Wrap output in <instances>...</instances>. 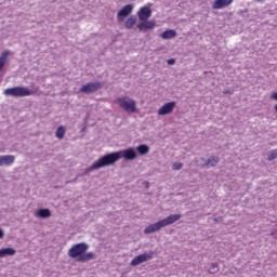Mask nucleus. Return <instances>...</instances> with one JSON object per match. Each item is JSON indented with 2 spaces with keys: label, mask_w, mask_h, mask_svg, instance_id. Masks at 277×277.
<instances>
[{
  "label": "nucleus",
  "mask_w": 277,
  "mask_h": 277,
  "mask_svg": "<svg viewBox=\"0 0 277 277\" xmlns=\"http://www.w3.org/2000/svg\"><path fill=\"white\" fill-rule=\"evenodd\" d=\"M90 250V245L85 242H79L74 245L68 250V256L70 259H76L78 263H87V261H94L96 259V253L88 252Z\"/></svg>",
  "instance_id": "obj_2"
},
{
  "label": "nucleus",
  "mask_w": 277,
  "mask_h": 277,
  "mask_svg": "<svg viewBox=\"0 0 277 277\" xmlns=\"http://www.w3.org/2000/svg\"><path fill=\"white\" fill-rule=\"evenodd\" d=\"M117 105H119L120 109H123L124 111H130L131 114H134L136 109V103L133 98L129 96L124 97H118L116 100Z\"/></svg>",
  "instance_id": "obj_4"
},
{
  "label": "nucleus",
  "mask_w": 277,
  "mask_h": 277,
  "mask_svg": "<svg viewBox=\"0 0 277 277\" xmlns=\"http://www.w3.org/2000/svg\"><path fill=\"white\" fill-rule=\"evenodd\" d=\"M154 254L155 253L153 251H149V252L143 253L141 255H137L131 261L130 265L135 267L136 265H141V263H145V261H150V259H153Z\"/></svg>",
  "instance_id": "obj_7"
},
{
  "label": "nucleus",
  "mask_w": 277,
  "mask_h": 277,
  "mask_svg": "<svg viewBox=\"0 0 277 277\" xmlns=\"http://www.w3.org/2000/svg\"><path fill=\"white\" fill-rule=\"evenodd\" d=\"M14 254H16V249L14 248L0 249V259H5V256H14Z\"/></svg>",
  "instance_id": "obj_15"
},
{
  "label": "nucleus",
  "mask_w": 277,
  "mask_h": 277,
  "mask_svg": "<svg viewBox=\"0 0 277 277\" xmlns=\"http://www.w3.org/2000/svg\"><path fill=\"white\" fill-rule=\"evenodd\" d=\"M37 215H38V217H42L43 220H45L47 217H51V210H49V209H39L37 211Z\"/></svg>",
  "instance_id": "obj_19"
},
{
  "label": "nucleus",
  "mask_w": 277,
  "mask_h": 277,
  "mask_svg": "<svg viewBox=\"0 0 277 277\" xmlns=\"http://www.w3.org/2000/svg\"><path fill=\"white\" fill-rule=\"evenodd\" d=\"M201 161H205L206 168H215L217 163H220V157L217 156H210L207 160L205 158L201 159Z\"/></svg>",
  "instance_id": "obj_12"
},
{
  "label": "nucleus",
  "mask_w": 277,
  "mask_h": 277,
  "mask_svg": "<svg viewBox=\"0 0 277 277\" xmlns=\"http://www.w3.org/2000/svg\"><path fill=\"white\" fill-rule=\"evenodd\" d=\"M275 111L277 113V104L274 106Z\"/></svg>",
  "instance_id": "obj_29"
},
{
  "label": "nucleus",
  "mask_w": 277,
  "mask_h": 277,
  "mask_svg": "<svg viewBox=\"0 0 277 277\" xmlns=\"http://www.w3.org/2000/svg\"><path fill=\"white\" fill-rule=\"evenodd\" d=\"M209 271H210V274H217V272H220V267L217 266V263H212Z\"/></svg>",
  "instance_id": "obj_23"
},
{
  "label": "nucleus",
  "mask_w": 277,
  "mask_h": 277,
  "mask_svg": "<svg viewBox=\"0 0 277 277\" xmlns=\"http://www.w3.org/2000/svg\"><path fill=\"white\" fill-rule=\"evenodd\" d=\"M55 135L58 140H64V135H66V128H64L63 126L58 127Z\"/></svg>",
  "instance_id": "obj_21"
},
{
  "label": "nucleus",
  "mask_w": 277,
  "mask_h": 277,
  "mask_svg": "<svg viewBox=\"0 0 277 277\" xmlns=\"http://www.w3.org/2000/svg\"><path fill=\"white\" fill-rule=\"evenodd\" d=\"M167 64H168L169 66H174V64H176V60L170 58V60L167 61Z\"/></svg>",
  "instance_id": "obj_25"
},
{
  "label": "nucleus",
  "mask_w": 277,
  "mask_h": 277,
  "mask_svg": "<svg viewBox=\"0 0 277 277\" xmlns=\"http://www.w3.org/2000/svg\"><path fill=\"white\" fill-rule=\"evenodd\" d=\"M181 220V214H171L161 221L150 224L144 229L145 235H150L151 233H157V230H161V228H166V226H170V224H174V222H179Z\"/></svg>",
  "instance_id": "obj_3"
},
{
  "label": "nucleus",
  "mask_w": 277,
  "mask_h": 277,
  "mask_svg": "<svg viewBox=\"0 0 277 277\" xmlns=\"http://www.w3.org/2000/svg\"><path fill=\"white\" fill-rule=\"evenodd\" d=\"M137 16L140 21H148V18L153 16V10H150L148 6H143L138 10Z\"/></svg>",
  "instance_id": "obj_10"
},
{
  "label": "nucleus",
  "mask_w": 277,
  "mask_h": 277,
  "mask_svg": "<svg viewBox=\"0 0 277 277\" xmlns=\"http://www.w3.org/2000/svg\"><path fill=\"white\" fill-rule=\"evenodd\" d=\"M4 236L5 234L3 233V229L0 228V239H3Z\"/></svg>",
  "instance_id": "obj_28"
},
{
  "label": "nucleus",
  "mask_w": 277,
  "mask_h": 277,
  "mask_svg": "<svg viewBox=\"0 0 277 277\" xmlns=\"http://www.w3.org/2000/svg\"><path fill=\"white\" fill-rule=\"evenodd\" d=\"M5 96H15L23 98L24 96H31V90L25 87H14L4 90Z\"/></svg>",
  "instance_id": "obj_5"
},
{
  "label": "nucleus",
  "mask_w": 277,
  "mask_h": 277,
  "mask_svg": "<svg viewBox=\"0 0 277 277\" xmlns=\"http://www.w3.org/2000/svg\"><path fill=\"white\" fill-rule=\"evenodd\" d=\"M103 88V82H89L80 88L82 94H92Z\"/></svg>",
  "instance_id": "obj_6"
},
{
  "label": "nucleus",
  "mask_w": 277,
  "mask_h": 277,
  "mask_svg": "<svg viewBox=\"0 0 277 277\" xmlns=\"http://www.w3.org/2000/svg\"><path fill=\"white\" fill-rule=\"evenodd\" d=\"M136 150L138 155H148V153H150V147H148V145L142 144L136 147Z\"/></svg>",
  "instance_id": "obj_20"
},
{
  "label": "nucleus",
  "mask_w": 277,
  "mask_h": 277,
  "mask_svg": "<svg viewBox=\"0 0 277 277\" xmlns=\"http://www.w3.org/2000/svg\"><path fill=\"white\" fill-rule=\"evenodd\" d=\"M12 163H14V156H0V168L3 166H12Z\"/></svg>",
  "instance_id": "obj_14"
},
{
  "label": "nucleus",
  "mask_w": 277,
  "mask_h": 277,
  "mask_svg": "<svg viewBox=\"0 0 277 277\" xmlns=\"http://www.w3.org/2000/svg\"><path fill=\"white\" fill-rule=\"evenodd\" d=\"M233 3V0H215L212 9L213 10H222V8H228Z\"/></svg>",
  "instance_id": "obj_13"
},
{
  "label": "nucleus",
  "mask_w": 277,
  "mask_h": 277,
  "mask_svg": "<svg viewBox=\"0 0 277 277\" xmlns=\"http://www.w3.org/2000/svg\"><path fill=\"white\" fill-rule=\"evenodd\" d=\"M160 38L162 40H172V38H176V30L168 29L160 35Z\"/></svg>",
  "instance_id": "obj_16"
},
{
  "label": "nucleus",
  "mask_w": 277,
  "mask_h": 277,
  "mask_svg": "<svg viewBox=\"0 0 277 277\" xmlns=\"http://www.w3.org/2000/svg\"><path fill=\"white\" fill-rule=\"evenodd\" d=\"M223 94H233V90H225V91H223Z\"/></svg>",
  "instance_id": "obj_27"
},
{
  "label": "nucleus",
  "mask_w": 277,
  "mask_h": 277,
  "mask_svg": "<svg viewBox=\"0 0 277 277\" xmlns=\"http://www.w3.org/2000/svg\"><path fill=\"white\" fill-rule=\"evenodd\" d=\"M133 12V4H127L124 5L118 13H117V18L119 23H122L129 14Z\"/></svg>",
  "instance_id": "obj_8"
},
{
  "label": "nucleus",
  "mask_w": 277,
  "mask_h": 277,
  "mask_svg": "<svg viewBox=\"0 0 277 277\" xmlns=\"http://www.w3.org/2000/svg\"><path fill=\"white\" fill-rule=\"evenodd\" d=\"M126 159V161H133L137 159V151L133 148L123 149L120 151H115L110 154H106L102 156L97 161L93 162L92 166L85 169V172H93V170H101V168H108L109 166H114L116 161L120 159Z\"/></svg>",
  "instance_id": "obj_1"
},
{
  "label": "nucleus",
  "mask_w": 277,
  "mask_h": 277,
  "mask_svg": "<svg viewBox=\"0 0 277 277\" xmlns=\"http://www.w3.org/2000/svg\"><path fill=\"white\" fill-rule=\"evenodd\" d=\"M256 1H263V0H256Z\"/></svg>",
  "instance_id": "obj_30"
},
{
  "label": "nucleus",
  "mask_w": 277,
  "mask_h": 277,
  "mask_svg": "<svg viewBox=\"0 0 277 277\" xmlns=\"http://www.w3.org/2000/svg\"><path fill=\"white\" fill-rule=\"evenodd\" d=\"M174 107H176V102H169L164 104L158 110V116H168V114H172L174 111Z\"/></svg>",
  "instance_id": "obj_9"
},
{
  "label": "nucleus",
  "mask_w": 277,
  "mask_h": 277,
  "mask_svg": "<svg viewBox=\"0 0 277 277\" xmlns=\"http://www.w3.org/2000/svg\"><path fill=\"white\" fill-rule=\"evenodd\" d=\"M214 222H215V224H220V222H222V216L215 217Z\"/></svg>",
  "instance_id": "obj_26"
},
{
  "label": "nucleus",
  "mask_w": 277,
  "mask_h": 277,
  "mask_svg": "<svg viewBox=\"0 0 277 277\" xmlns=\"http://www.w3.org/2000/svg\"><path fill=\"white\" fill-rule=\"evenodd\" d=\"M183 169V163L177 162L173 164V170H182Z\"/></svg>",
  "instance_id": "obj_24"
},
{
  "label": "nucleus",
  "mask_w": 277,
  "mask_h": 277,
  "mask_svg": "<svg viewBox=\"0 0 277 277\" xmlns=\"http://www.w3.org/2000/svg\"><path fill=\"white\" fill-rule=\"evenodd\" d=\"M155 22L154 21H143V23L137 25V29L140 31H148L149 29H155Z\"/></svg>",
  "instance_id": "obj_11"
},
{
  "label": "nucleus",
  "mask_w": 277,
  "mask_h": 277,
  "mask_svg": "<svg viewBox=\"0 0 277 277\" xmlns=\"http://www.w3.org/2000/svg\"><path fill=\"white\" fill-rule=\"evenodd\" d=\"M137 23V17H135V15L130 16L126 23H124V27L126 29H133V27L135 26V24Z\"/></svg>",
  "instance_id": "obj_17"
},
{
  "label": "nucleus",
  "mask_w": 277,
  "mask_h": 277,
  "mask_svg": "<svg viewBox=\"0 0 277 277\" xmlns=\"http://www.w3.org/2000/svg\"><path fill=\"white\" fill-rule=\"evenodd\" d=\"M10 53H11L10 50H5L0 55V70H3V67L5 66V64L8 62V56L10 55Z\"/></svg>",
  "instance_id": "obj_18"
},
{
  "label": "nucleus",
  "mask_w": 277,
  "mask_h": 277,
  "mask_svg": "<svg viewBox=\"0 0 277 277\" xmlns=\"http://www.w3.org/2000/svg\"><path fill=\"white\" fill-rule=\"evenodd\" d=\"M267 157H268L267 158L268 161H274V159H277V149L271 150Z\"/></svg>",
  "instance_id": "obj_22"
}]
</instances>
